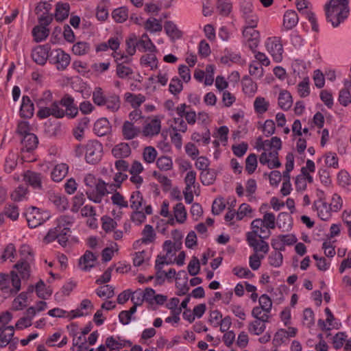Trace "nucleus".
I'll use <instances>...</instances> for the list:
<instances>
[{
	"mask_svg": "<svg viewBox=\"0 0 351 351\" xmlns=\"http://www.w3.org/2000/svg\"><path fill=\"white\" fill-rule=\"evenodd\" d=\"M187 280V275L184 271H180L178 273L176 278V286L183 293L188 291Z\"/></svg>",
	"mask_w": 351,
	"mask_h": 351,
	"instance_id": "13d9d810",
	"label": "nucleus"
},
{
	"mask_svg": "<svg viewBox=\"0 0 351 351\" xmlns=\"http://www.w3.org/2000/svg\"><path fill=\"white\" fill-rule=\"evenodd\" d=\"M144 28L151 34L160 32L162 29V21L154 17H149L144 24Z\"/></svg>",
	"mask_w": 351,
	"mask_h": 351,
	"instance_id": "4c0bfd02",
	"label": "nucleus"
},
{
	"mask_svg": "<svg viewBox=\"0 0 351 351\" xmlns=\"http://www.w3.org/2000/svg\"><path fill=\"white\" fill-rule=\"evenodd\" d=\"M28 226L35 228L44 223L51 217L48 211L41 210L35 206H29L25 209L24 213Z\"/></svg>",
	"mask_w": 351,
	"mask_h": 351,
	"instance_id": "f257e3e1",
	"label": "nucleus"
},
{
	"mask_svg": "<svg viewBox=\"0 0 351 351\" xmlns=\"http://www.w3.org/2000/svg\"><path fill=\"white\" fill-rule=\"evenodd\" d=\"M132 263L134 267H145L149 265L152 252L149 250L135 252L132 254Z\"/></svg>",
	"mask_w": 351,
	"mask_h": 351,
	"instance_id": "dca6fc26",
	"label": "nucleus"
},
{
	"mask_svg": "<svg viewBox=\"0 0 351 351\" xmlns=\"http://www.w3.org/2000/svg\"><path fill=\"white\" fill-rule=\"evenodd\" d=\"M124 98L125 101L130 104L134 109H138L145 101V97L143 95H136L129 92L125 93Z\"/></svg>",
	"mask_w": 351,
	"mask_h": 351,
	"instance_id": "72a5a7b5",
	"label": "nucleus"
},
{
	"mask_svg": "<svg viewBox=\"0 0 351 351\" xmlns=\"http://www.w3.org/2000/svg\"><path fill=\"white\" fill-rule=\"evenodd\" d=\"M27 304L28 293L22 292L14 299L12 303V309L14 311H21L24 309Z\"/></svg>",
	"mask_w": 351,
	"mask_h": 351,
	"instance_id": "37998d69",
	"label": "nucleus"
},
{
	"mask_svg": "<svg viewBox=\"0 0 351 351\" xmlns=\"http://www.w3.org/2000/svg\"><path fill=\"white\" fill-rule=\"evenodd\" d=\"M262 319H256L250 323L249 331L256 335H259L264 332L266 328L265 322Z\"/></svg>",
	"mask_w": 351,
	"mask_h": 351,
	"instance_id": "e2e57ef3",
	"label": "nucleus"
},
{
	"mask_svg": "<svg viewBox=\"0 0 351 351\" xmlns=\"http://www.w3.org/2000/svg\"><path fill=\"white\" fill-rule=\"evenodd\" d=\"M263 66L257 60H252L249 65L250 74L256 79L261 78L264 75Z\"/></svg>",
	"mask_w": 351,
	"mask_h": 351,
	"instance_id": "052dcab7",
	"label": "nucleus"
},
{
	"mask_svg": "<svg viewBox=\"0 0 351 351\" xmlns=\"http://www.w3.org/2000/svg\"><path fill=\"white\" fill-rule=\"evenodd\" d=\"M51 202L60 210H64L68 208L69 202L66 197L60 194H51Z\"/></svg>",
	"mask_w": 351,
	"mask_h": 351,
	"instance_id": "864d4df0",
	"label": "nucleus"
},
{
	"mask_svg": "<svg viewBox=\"0 0 351 351\" xmlns=\"http://www.w3.org/2000/svg\"><path fill=\"white\" fill-rule=\"evenodd\" d=\"M38 139L37 136L33 134H28L23 138L21 141V150L25 152L34 151L38 146Z\"/></svg>",
	"mask_w": 351,
	"mask_h": 351,
	"instance_id": "bb28decb",
	"label": "nucleus"
},
{
	"mask_svg": "<svg viewBox=\"0 0 351 351\" xmlns=\"http://www.w3.org/2000/svg\"><path fill=\"white\" fill-rule=\"evenodd\" d=\"M324 10L327 21L330 22L334 27L343 23L348 18L350 12L349 7L344 5L341 8L324 6Z\"/></svg>",
	"mask_w": 351,
	"mask_h": 351,
	"instance_id": "7ed1b4c3",
	"label": "nucleus"
},
{
	"mask_svg": "<svg viewBox=\"0 0 351 351\" xmlns=\"http://www.w3.org/2000/svg\"><path fill=\"white\" fill-rule=\"evenodd\" d=\"M70 6L67 3H58L56 6L54 17L57 21L66 19L69 14Z\"/></svg>",
	"mask_w": 351,
	"mask_h": 351,
	"instance_id": "58836bf2",
	"label": "nucleus"
},
{
	"mask_svg": "<svg viewBox=\"0 0 351 351\" xmlns=\"http://www.w3.org/2000/svg\"><path fill=\"white\" fill-rule=\"evenodd\" d=\"M247 241L249 245L254 250L256 254L258 252H262L264 254L267 253L269 250V245L264 239L253 238V241H252L250 238H247Z\"/></svg>",
	"mask_w": 351,
	"mask_h": 351,
	"instance_id": "e433bc0d",
	"label": "nucleus"
},
{
	"mask_svg": "<svg viewBox=\"0 0 351 351\" xmlns=\"http://www.w3.org/2000/svg\"><path fill=\"white\" fill-rule=\"evenodd\" d=\"M129 341L121 339L119 336H110L106 339V344L110 350H119L127 346Z\"/></svg>",
	"mask_w": 351,
	"mask_h": 351,
	"instance_id": "cd10ccee",
	"label": "nucleus"
},
{
	"mask_svg": "<svg viewBox=\"0 0 351 351\" xmlns=\"http://www.w3.org/2000/svg\"><path fill=\"white\" fill-rule=\"evenodd\" d=\"M50 47L48 45H38L32 51L34 62L39 65H45L49 58Z\"/></svg>",
	"mask_w": 351,
	"mask_h": 351,
	"instance_id": "ddd939ff",
	"label": "nucleus"
},
{
	"mask_svg": "<svg viewBox=\"0 0 351 351\" xmlns=\"http://www.w3.org/2000/svg\"><path fill=\"white\" fill-rule=\"evenodd\" d=\"M34 106L28 96H23L19 114L21 117L29 119L34 115Z\"/></svg>",
	"mask_w": 351,
	"mask_h": 351,
	"instance_id": "b1692460",
	"label": "nucleus"
},
{
	"mask_svg": "<svg viewBox=\"0 0 351 351\" xmlns=\"http://www.w3.org/2000/svg\"><path fill=\"white\" fill-rule=\"evenodd\" d=\"M107 45L108 46L109 49L113 51L112 56L114 58L116 62H129L131 61V58H130L128 56L124 54H121L117 51V50L119 48L120 41L117 37L110 38L107 41Z\"/></svg>",
	"mask_w": 351,
	"mask_h": 351,
	"instance_id": "f3484780",
	"label": "nucleus"
},
{
	"mask_svg": "<svg viewBox=\"0 0 351 351\" xmlns=\"http://www.w3.org/2000/svg\"><path fill=\"white\" fill-rule=\"evenodd\" d=\"M252 231L247 233V238L253 241V238L266 239L270 236V229L263 224L261 219H255L251 223Z\"/></svg>",
	"mask_w": 351,
	"mask_h": 351,
	"instance_id": "6e6552de",
	"label": "nucleus"
},
{
	"mask_svg": "<svg viewBox=\"0 0 351 351\" xmlns=\"http://www.w3.org/2000/svg\"><path fill=\"white\" fill-rule=\"evenodd\" d=\"M89 122L90 120L88 117H83L79 121L73 130V135L76 139L81 140L83 138L84 131L88 128Z\"/></svg>",
	"mask_w": 351,
	"mask_h": 351,
	"instance_id": "6e6d98bb",
	"label": "nucleus"
},
{
	"mask_svg": "<svg viewBox=\"0 0 351 351\" xmlns=\"http://www.w3.org/2000/svg\"><path fill=\"white\" fill-rule=\"evenodd\" d=\"M141 64L144 67H148L151 70H154L158 67V59L154 53H146L141 58Z\"/></svg>",
	"mask_w": 351,
	"mask_h": 351,
	"instance_id": "c03bdc74",
	"label": "nucleus"
},
{
	"mask_svg": "<svg viewBox=\"0 0 351 351\" xmlns=\"http://www.w3.org/2000/svg\"><path fill=\"white\" fill-rule=\"evenodd\" d=\"M265 46L274 61L279 62L282 60L284 51L283 46L277 38H267Z\"/></svg>",
	"mask_w": 351,
	"mask_h": 351,
	"instance_id": "9b49d317",
	"label": "nucleus"
},
{
	"mask_svg": "<svg viewBox=\"0 0 351 351\" xmlns=\"http://www.w3.org/2000/svg\"><path fill=\"white\" fill-rule=\"evenodd\" d=\"M14 334V326L7 328L6 330H0V346L5 347L10 342Z\"/></svg>",
	"mask_w": 351,
	"mask_h": 351,
	"instance_id": "bf43d9fd",
	"label": "nucleus"
},
{
	"mask_svg": "<svg viewBox=\"0 0 351 351\" xmlns=\"http://www.w3.org/2000/svg\"><path fill=\"white\" fill-rule=\"evenodd\" d=\"M60 106L65 108L64 112L69 118H74L78 113V108L74 104V99L68 95L64 96L60 101Z\"/></svg>",
	"mask_w": 351,
	"mask_h": 351,
	"instance_id": "a211bd4d",
	"label": "nucleus"
},
{
	"mask_svg": "<svg viewBox=\"0 0 351 351\" xmlns=\"http://www.w3.org/2000/svg\"><path fill=\"white\" fill-rule=\"evenodd\" d=\"M243 36L244 37L246 45L252 51H254L260 41L259 32L255 29L244 28L243 31Z\"/></svg>",
	"mask_w": 351,
	"mask_h": 351,
	"instance_id": "4468645a",
	"label": "nucleus"
},
{
	"mask_svg": "<svg viewBox=\"0 0 351 351\" xmlns=\"http://www.w3.org/2000/svg\"><path fill=\"white\" fill-rule=\"evenodd\" d=\"M181 247L182 242H172L170 240L165 241L162 245L163 251L166 253L167 256L169 257L173 256Z\"/></svg>",
	"mask_w": 351,
	"mask_h": 351,
	"instance_id": "8fccbe9b",
	"label": "nucleus"
},
{
	"mask_svg": "<svg viewBox=\"0 0 351 351\" xmlns=\"http://www.w3.org/2000/svg\"><path fill=\"white\" fill-rule=\"evenodd\" d=\"M173 216L178 223H184L186 220L187 213L182 203H178L173 206Z\"/></svg>",
	"mask_w": 351,
	"mask_h": 351,
	"instance_id": "3c124183",
	"label": "nucleus"
},
{
	"mask_svg": "<svg viewBox=\"0 0 351 351\" xmlns=\"http://www.w3.org/2000/svg\"><path fill=\"white\" fill-rule=\"evenodd\" d=\"M23 180L35 189H41V178L38 173L27 171L23 175Z\"/></svg>",
	"mask_w": 351,
	"mask_h": 351,
	"instance_id": "c85d7f7f",
	"label": "nucleus"
},
{
	"mask_svg": "<svg viewBox=\"0 0 351 351\" xmlns=\"http://www.w3.org/2000/svg\"><path fill=\"white\" fill-rule=\"evenodd\" d=\"M92 189V190L86 191L88 198L95 203H100L103 196L108 193L106 184L104 181L98 180L96 185Z\"/></svg>",
	"mask_w": 351,
	"mask_h": 351,
	"instance_id": "f8f14e48",
	"label": "nucleus"
},
{
	"mask_svg": "<svg viewBox=\"0 0 351 351\" xmlns=\"http://www.w3.org/2000/svg\"><path fill=\"white\" fill-rule=\"evenodd\" d=\"M191 140L202 145H207L210 141V133L209 130H206L204 132L199 133L195 132L191 134Z\"/></svg>",
	"mask_w": 351,
	"mask_h": 351,
	"instance_id": "5fc2aeb1",
	"label": "nucleus"
},
{
	"mask_svg": "<svg viewBox=\"0 0 351 351\" xmlns=\"http://www.w3.org/2000/svg\"><path fill=\"white\" fill-rule=\"evenodd\" d=\"M254 210L252 207L246 204H241L237 210V220L241 221L246 217H252Z\"/></svg>",
	"mask_w": 351,
	"mask_h": 351,
	"instance_id": "680f3d73",
	"label": "nucleus"
},
{
	"mask_svg": "<svg viewBox=\"0 0 351 351\" xmlns=\"http://www.w3.org/2000/svg\"><path fill=\"white\" fill-rule=\"evenodd\" d=\"M241 83L243 93L249 97L254 96L258 89L257 84L248 75L243 77Z\"/></svg>",
	"mask_w": 351,
	"mask_h": 351,
	"instance_id": "473e14b6",
	"label": "nucleus"
},
{
	"mask_svg": "<svg viewBox=\"0 0 351 351\" xmlns=\"http://www.w3.org/2000/svg\"><path fill=\"white\" fill-rule=\"evenodd\" d=\"M313 207L317 211V215L322 220L327 221L331 217L332 210L321 196L319 199L314 202Z\"/></svg>",
	"mask_w": 351,
	"mask_h": 351,
	"instance_id": "2eb2a0df",
	"label": "nucleus"
},
{
	"mask_svg": "<svg viewBox=\"0 0 351 351\" xmlns=\"http://www.w3.org/2000/svg\"><path fill=\"white\" fill-rule=\"evenodd\" d=\"M49 34V29L42 25H36L32 29V36L36 43L45 40Z\"/></svg>",
	"mask_w": 351,
	"mask_h": 351,
	"instance_id": "de8ad7c7",
	"label": "nucleus"
},
{
	"mask_svg": "<svg viewBox=\"0 0 351 351\" xmlns=\"http://www.w3.org/2000/svg\"><path fill=\"white\" fill-rule=\"evenodd\" d=\"M96 261V256L90 251L87 250L79 259L78 265L82 270L89 271L95 266Z\"/></svg>",
	"mask_w": 351,
	"mask_h": 351,
	"instance_id": "4be33fe9",
	"label": "nucleus"
},
{
	"mask_svg": "<svg viewBox=\"0 0 351 351\" xmlns=\"http://www.w3.org/2000/svg\"><path fill=\"white\" fill-rule=\"evenodd\" d=\"M186 187L184 191L185 202L187 204L192 203L193 195L199 194L198 187L196 186V173L193 171H189L185 176Z\"/></svg>",
	"mask_w": 351,
	"mask_h": 351,
	"instance_id": "423d86ee",
	"label": "nucleus"
},
{
	"mask_svg": "<svg viewBox=\"0 0 351 351\" xmlns=\"http://www.w3.org/2000/svg\"><path fill=\"white\" fill-rule=\"evenodd\" d=\"M69 167L64 163L55 166L51 171V178L55 182H60L67 174Z\"/></svg>",
	"mask_w": 351,
	"mask_h": 351,
	"instance_id": "79ce46f5",
	"label": "nucleus"
},
{
	"mask_svg": "<svg viewBox=\"0 0 351 351\" xmlns=\"http://www.w3.org/2000/svg\"><path fill=\"white\" fill-rule=\"evenodd\" d=\"M126 53L130 58L135 54L136 47H138V38L135 34H130L125 40Z\"/></svg>",
	"mask_w": 351,
	"mask_h": 351,
	"instance_id": "49530a36",
	"label": "nucleus"
},
{
	"mask_svg": "<svg viewBox=\"0 0 351 351\" xmlns=\"http://www.w3.org/2000/svg\"><path fill=\"white\" fill-rule=\"evenodd\" d=\"M67 342V337L63 335L62 332L60 330L56 331L49 335L46 340V344L50 347L57 346L58 348H62Z\"/></svg>",
	"mask_w": 351,
	"mask_h": 351,
	"instance_id": "5701e85b",
	"label": "nucleus"
},
{
	"mask_svg": "<svg viewBox=\"0 0 351 351\" xmlns=\"http://www.w3.org/2000/svg\"><path fill=\"white\" fill-rule=\"evenodd\" d=\"M281 147L282 141L276 136L272 137L270 140H263L261 137H258L254 145L257 152H263V154L267 152L269 154H278Z\"/></svg>",
	"mask_w": 351,
	"mask_h": 351,
	"instance_id": "39448f33",
	"label": "nucleus"
},
{
	"mask_svg": "<svg viewBox=\"0 0 351 351\" xmlns=\"http://www.w3.org/2000/svg\"><path fill=\"white\" fill-rule=\"evenodd\" d=\"M216 9L220 15L228 16L232 12V3L228 0H217L216 2Z\"/></svg>",
	"mask_w": 351,
	"mask_h": 351,
	"instance_id": "09e8293b",
	"label": "nucleus"
},
{
	"mask_svg": "<svg viewBox=\"0 0 351 351\" xmlns=\"http://www.w3.org/2000/svg\"><path fill=\"white\" fill-rule=\"evenodd\" d=\"M51 116L56 119H61L65 116L64 110L60 106V101H53L46 105L40 104L37 117L44 119Z\"/></svg>",
	"mask_w": 351,
	"mask_h": 351,
	"instance_id": "20e7f679",
	"label": "nucleus"
},
{
	"mask_svg": "<svg viewBox=\"0 0 351 351\" xmlns=\"http://www.w3.org/2000/svg\"><path fill=\"white\" fill-rule=\"evenodd\" d=\"M110 130V122L106 118L99 119L94 124V132L99 136H105Z\"/></svg>",
	"mask_w": 351,
	"mask_h": 351,
	"instance_id": "c756f323",
	"label": "nucleus"
},
{
	"mask_svg": "<svg viewBox=\"0 0 351 351\" xmlns=\"http://www.w3.org/2000/svg\"><path fill=\"white\" fill-rule=\"evenodd\" d=\"M122 133L125 138L132 139L138 136L139 133H141V130L134 125L133 122L125 121L122 126Z\"/></svg>",
	"mask_w": 351,
	"mask_h": 351,
	"instance_id": "a878e982",
	"label": "nucleus"
},
{
	"mask_svg": "<svg viewBox=\"0 0 351 351\" xmlns=\"http://www.w3.org/2000/svg\"><path fill=\"white\" fill-rule=\"evenodd\" d=\"M93 309V304L92 302L88 299H84L76 309L71 311V313L75 319L90 314Z\"/></svg>",
	"mask_w": 351,
	"mask_h": 351,
	"instance_id": "aec40b11",
	"label": "nucleus"
},
{
	"mask_svg": "<svg viewBox=\"0 0 351 351\" xmlns=\"http://www.w3.org/2000/svg\"><path fill=\"white\" fill-rule=\"evenodd\" d=\"M162 119L160 115L147 117L143 124L141 134L147 138L157 136L161 132Z\"/></svg>",
	"mask_w": 351,
	"mask_h": 351,
	"instance_id": "f03ea898",
	"label": "nucleus"
},
{
	"mask_svg": "<svg viewBox=\"0 0 351 351\" xmlns=\"http://www.w3.org/2000/svg\"><path fill=\"white\" fill-rule=\"evenodd\" d=\"M138 145L137 142L132 141L130 143H121L112 149L113 154H130L136 152L135 149Z\"/></svg>",
	"mask_w": 351,
	"mask_h": 351,
	"instance_id": "ea45409f",
	"label": "nucleus"
},
{
	"mask_svg": "<svg viewBox=\"0 0 351 351\" xmlns=\"http://www.w3.org/2000/svg\"><path fill=\"white\" fill-rule=\"evenodd\" d=\"M164 27L166 34L171 40H178L182 36V31L173 21H166Z\"/></svg>",
	"mask_w": 351,
	"mask_h": 351,
	"instance_id": "f704fd0d",
	"label": "nucleus"
},
{
	"mask_svg": "<svg viewBox=\"0 0 351 351\" xmlns=\"http://www.w3.org/2000/svg\"><path fill=\"white\" fill-rule=\"evenodd\" d=\"M112 16L117 23H123L128 19V10L125 7L117 8L113 10Z\"/></svg>",
	"mask_w": 351,
	"mask_h": 351,
	"instance_id": "338daca9",
	"label": "nucleus"
},
{
	"mask_svg": "<svg viewBox=\"0 0 351 351\" xmlns=\"http://www.w3.org/2000/svg\"><path fill=\"white\" fill-rule=\"evenodd\" d=\"M51 58L50 62L56 65L58 71H64L69 65L71 57L61 49L53 50L51 53Z\"/></svg>",
	"mask_w": 351,
	"mask_h": 351,
	"instance_id": "1a4fd4ad",
	"label": "nucleus"
},
{
	"mask_svg": "<svg viewBox=\"0 0 351 351\" xmlns=\"http://www.w3.org/2000/svg\"><path fill=\"white\" fill-rule=\"evenodd\" d=\"M169 130L171 132L184 133L187 131V124L182 117H175L169 122Z\"/></svg>",
	"mask_w": 351,
	"mask_h": 351,
	"instance_id": "c9c22d12",
	"label": "nucleus"
},
{
	"mask_svg": "<svg viewBox=\"0 0 351 351\" xmlns=\"http://www.w3.org/2000/svg\"><path fill=\"white\" fill-rule=\"evenodd\" d=\"M103 151L102 145L97 140H91L84 146H77V154H99Z\"/></svg>",
	"mask_w": 351,
	"mask_h": 351,
	"instance_id": "6ab92c4d",
	"label": "nucleus"
},
{
	"mask_svg": "<svg viewBox=\"0 0 351 351\" xmlns=\"http://www.w3.org/2000/svg\"><path fill=\"white\" fill-rule=\"evenodd\" d=\"M28 190L26 187L19 186L10 193V198L14 202H22L27 198Z\"/></svg>",
	"mask_w": 351,
	"mask_h": 351,
	"instance_id": "603ef678",
	"label": "nucleus"
},
{
	"mask_svg": "<svg viewBox=\"0 0 351 351\" xmlns=\"http://www.w3.org/2000/svg\"><path fill=\"white\" fill-rule=\"evenodd\" d=\"M22 278H27L30 276L31 266L29 261H22L14 265Z\"/></svg>",
	"mask_w": 351,
	"mask_h": 351,
	"instance_id": "0e129e2a",
	"label": "nucleus"
},
{
	"mask_svg": "<svg viewBox=\"0 0 351 351\" xmlns=\"http://www.w3.org/2000/svg\"><path fill=\"white\" fill-rule=\"evenodd\" d=\"M107 110L111 112H117L121 107V99L119 95L116 94H111L106 97L105 104Z\"/></svg>",
	"mask_w": 351,
	"mask_h": 351,
	"instance_id": "7c9ffc66",
	"label": "nucleus"
},
{
	"mask_svg": "<svg viewBox=\"0 0 351 351\" xmlns=\"http://www.w3.org/2000/svg\"><path fill=\"white\" fill-rule=\"evenodd\" d=\"M56 222L57 225L55 228L58 229L59 231H63L64 234H68L73 223L72 218L69 216L62 215L57 219Z\"/></svg>",
	"mask_w": 351,
	"mask_h": 351,
	"instance_id": "a19ab883",
	"label": "nucleus"
},
{
	"mask_svg": "<svg viewBox=\"0 0 351 351\" xmlns=\"http://www.w3.org/2000/svg\"><path fill=\"white\" fill-rule=\"evenodd\" d=\"M293 74L295 77L304 79L306 75V63L302 60H295L291 64Z\"/></svg>",
	"mask_w": 351,
	"mask_h": 351,
	"instance_id": "a18cd8bd",
	"label": "nucleus"
},
{
	"mask_svg": "<svg viewBox=\"0 0 351 351\" xmlns=\"http://www.w3.org/2000/svg\"><path fill=\"white\" fill-rule=\"evenodd\" d=\"M96 294L102 299H109L114 296V288L109 285H104L95 289Z\"/></svg>",
	"mask_w": 351,
	"mask_h": 351,
	"instance_id": "4d7b16f0",
	"label": "nucleus"
},
{
	"mask_svg": "<svg viewBox=\"0 0 351 351\" xmlns=\"http://www.w3.org/2000/svg\"><path fill=\"white\" fill-rule=\"evenodd\" d=\"M34 291L36 295L43 300L49 299L53 293V289L49 285H47L42 280L35 285Z\"/></svg>",
	"mask_w": 351,
	"mask_h": 351,
	"instance_id": "393cba45",
	"label": "nucleus"
},
{
	"mask_svg": "<svg viewBox=\"0 0 351 351\" xmlns=\"http://www.w3.org/2000/svg\"><path fill=\"white\" fill-rule=\"evenodd\" d=\"M157 239V234L153 226L147 224L144 226L141 232V237L135 241L133 243V248L139 249L142 245H154Z\"/></svg>",
	"mask_w": 351,
	"mask_h": 351,
	"instance_id": "0eeeda50",
	"label": "nucleus"
},
{
	"mask_svg": "<svg viewBox=\"0 0 351 351\" xmlns=\"http://www.w3.org/2000/svg\"><path fill=\"white\" fill-rule=\"evenodd\" d=\"M101 221L102 229L107 233L113 231L117 226V222L107 215L103 216Z\"/></svg>",
	"mask_w": 351,
	"mask_h": 351,
	"instance_id": "774afa93",
	"label": "nucleus"
},
{
	"mask_svg": "<svg viewBox=\"0 0 351 351\" xmlns=\"http://www.w3.org/2000/svg\"><path fill=\"white\" fill-rule=\"evenodd\" d=\"M269 100L263 97H256L254 101L253 106L255 113L259 115L265 114L269 108Z\"/></svg>",
	"mask_w": 351,
	"mask_h": 351,
	"instance_id": "2f4dec72",
	"label": "nucleus"
},
{
	"mask_svg": "<svg viewBox=\"0 0 351 351\" xmlns=\"http://www.w3.org/2000/svg\"><path fill=\"white\" fill-rule=\"evenodd\" d=\"M8 276L1 274H0V288L5 293H9L10 294L16 293L21 289V280L18 275L14 272L11 273L10 283L12 288L9 289V286L7 285Z\"/></svg>",
	"mask_w": 351,
	"mask_h": 351,
	"instance_id": "9d476101",
	"label": "nucleus"
},
{
	"mask_svg": "<svg viewBox=\"0 0 351 351\" xmlns=\"http://www.w3.org/2000/svg\"><path fill=\"white\" fill-rule=\"evenodd\" d=\"M220 61L222 64L231 65L234 63H241L242 60L239 52L233 51L231 49H225Z\"/></svg>",
	"mask_w": 351,
	"mask_h": 351,
	"instance_id": "412c9836",
	"label": "nucleus"
},
{
	"mask_svg": "<svg viewBox=\"0 0 351 351\" xmlns=\"http://www.w3.org/2000/svg\"><path fill=\"white\" fill-rule=\"evenodd\" d=\"M47 315L53 318H66L69 319H73L71 311H67L58 307L49 310L47 312Z\"/></svg>",
	"mask_w": 351,
	"mask_h": 351,
	"instance_id": "69168bd1",
	"label": "nucleus"
}]
</instances>
